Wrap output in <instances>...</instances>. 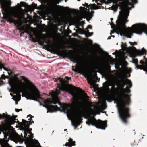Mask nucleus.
I'll list each match as a JSON object with an SVG mask.
<instances>
[{"mask_svg":"<svg viewBox=\"0 0 147 147\" xmlns=\"http://www.w3.org/2000/svg\"><path fill=\"white\" fill-rule=\"evenodd\" d=\"M71 79V78L68 76H65L64 79L61 78H58L56 81L59 80L61 84H57L58 86L57 87L55 94L56 96H57L61 91L69 92L73 96L74 100V102L78 103V110L76 114V119L74 122L72 123L73 125L76 129L82 123L83 119L82 118L84 116L85 111H87L90 113L94 112V110L92 107H94L95 105L93 103L88 101L87 103L88 106H87L86 103L84 101H79L80 98V94L78 92H75V88L78 89L79 88H76L74 86H72L71 87L69 88H67L65 86L66 84H68L69 82V80Z\"/></svg>","mask_w":147,"mask_h":147,"instance_id":"nucleus-1","label":"nucleus"},{"mask_svg":"<svg viewBox=\"0 0 147 147\" xmlns=\"http://www.w3.org/2000/svg\"><path fill=\"white\" fill-rule=\"evenodd\" d=\"M130 88L129 86H127L126 89H123V90L120 91L116 100L119 117L123 123L125 125L128 124L127 119L131 117L129 108L126 107L127 105H129L131 103V95L125 94L124 91L126 93H129L131 92Z\"/></svg>","mask_w":147,"mask_h":147,"instance_id":"nucleus-2","label":"nucleus"},{"mask_svg":"<svg viewBox=\"0 0 147 147\" xmlns=\"http://www.w3.org/2000/svg\"><path fill=\"white\" fill-rule=\"evenodd\" d=\"M22 79L25 82L29 84L30 86L31 90L30 92L28 90H26L24 91L22 87L20 86H17L16 82L14 79L11 78L9 79V83L11 86L12 89L13 90L12 91L13 94H16V95L13 97L16 99L20 98V93L23 94L22 96H24L23 94L25 95L27 99L32 100L35 101H38V99H42V96L40 94V92L38 89L36 88V86L31 82L27 78L25 77H22Z\"/></svg>","mask_w":147,"mask_h":147,"instance_id":"nucleus-3","label":"nucleus"},{"mask_svg":"<svg viewBox=\"0 0 147 147\" xmlns=\"http://www.w3.org/2000/svg\"><path fill=\"white\" fill-rule=\"evenodd\" d=\"M127 16H125V18L123 14L119 15L118 20L116 21V23L118 24L119 23V24H118L117 26L115 28V31L120 33L121 36L123 35L127 38H131L132 34V30H133L135 33L134 28L136 26L134 25L136 24L133 26V27H128L127 28L125 23L128 21V20L127 19Z\"/></svg>","mask_w":147,"mask_h":147,"instance_id":"nucleus-4","label":"nucleus"},{"mask_svg":"<svg viewBox=\"0 0 147 147\" xmlns=\"http://www.w3.org/2000/svg\"><path fill=\"white\" fill-rule=\"evenodd\" d=\"M45 103L47 105L46 107L48 110L47 112H53L59 109V108L57 105H51L52 104H56L58 103L63 111L67 112L69 111V107L67 104H62L60 102L59 100L57 98H53L51 100H50V98L47 99L45 100Z\"/></svg>","mask_w":147,"mask_h":147,"instance_id":"nucleus-5","label":"nucleus"},{"mask_svg":"<svg viewBox=\"0 0 147 147\" xmlns=\"http://www.w3.org/2000/svg\"><path fill=\"white\" fill-rule=\"evenodd\" d=\"M107 120L102 121L100 119L97 120L94 117H91L88 119L86 123L88 125H91L98 128L105 129L107 126Z\"/></svg>","mask_w":147,"mask_h":147,"instance_id":"nucleus-6","label":"nucleus"},{"mask_svg":"<svg viewBox=\"0 0 147 147\" xmlns=\"http://www.w3.org/2000/svg\"><path fill=\"white\" fill-rule=\"evenodd\" d=\"M114 85L121 87L123 89V90L125 85H128L129 88H131L132 86V84L131 81L127 79V77L124 75L122 76L121 81L117 79L116 81L114 82Z\"/></svg>","mask_w":147,"mask_h":147,"instance_id":"nucleus-7","label":"nucleus"},{"mask_svg":"<svg viewBox=\"0 0 147 147\" xmlns=\"http://www.w3.org/2000/svg\"><path fill=\"white\" fill-rule=\"evenodd\" d=\"M134 26H136L134 28L135 33L138 34H141L142 32H144L147 35V25L144 24H136Z\"/></svg>","mask_w":147,"mask_h":147,"instance_id":"nucleus-8","label":"nucleus"},{"mask_svg":"<svg viewBox=\"0 0 147 147\" xmlns=\"http://www.w3.org/2000/svg\"><path fill=\"white\" fill-rule=\"evenodd\" d=\"M5 1L6 3L3 7L2 9L4 11H2V13L5 19H7L9 17L8 11L9 7H10V5L11 4L10 2H8L7 0H6Z\"/></svg>","mask_w":147,"mask_h":147,"instance_id":"nucleus-9","label":"nucleus"},{"mask_svg":"<svg viewBox=\"0 0 147 147\" xmlns=\"http://www.w3.org/2000/svg\"><path fill=\"white\" fill-rule=\"evenodd\" d=\"M1 118H6L8 121L9 124L11 125L14 124L16 122L15 121L16 119L13 118V117L10 116V115H5L4 113L3 114H0V119Z\"/></svg>","mask_w":147,"mask_h":147,"instance_id":"nucleus-10","label":"nucleus"},{"mask_svg":"<svg viewBox=\"0 0 147 147\" xmlns=\"http://www.w3.org/2000/svg\"><path fill=\"white\" fill-rule=\"evenodd\" d=\"M125 7L129 10H131V8L134 7L133 3H136L138 2L137 0H125Z\"/></svg>","mask_w":147,"mask_h":147,"instance_id":"nucleus-11","label":"nucleus"},{"mask_svg":"<svg viewBox=\"0 0 147 147\" xmlns=\"http://www.w3.org/2000/svg\"><path fill=\"white\" fill-rule=\"evenodd\" d=\"M119 0H117L115 1V5L114 6L115 8V9H117L119 7H120V8L121 9L122 8L125 7L126 9L127 10H129L128 9L126 8L125 7V5H124V3L122 2H119V3H118Z\"/></svg>","mask_w":147,"mask_h":147,"instance_id":"nucleus-12","label":"nucleus"},{"mask_svg":"<svg viewBox=\"0 0 147 147\" xmlns=\"http://www.w3.org/2000/svg\"><path fill=\"white\" fill-rule=\"evenodd\" d=\"M68 53L69 57L70 60L76 63L78 62L79 59L78 56L76 55L70 53Z\"/></svg>","mask_w":147,"mask_h":147,"instance_id":"nucleus-13","label":"nucleus"},{"mask_svg":"<svg viewBox=\"0 0 147 147\" xmlns=\"http://www.w3.org/2000/svg\"><path fill=\"white\" fill-rule=\"evenodd\" d=\"M49 48H50L51 49L55 51L61 53V51L60 47L59 46L57 45H49L48 46Z\"/></svg>","mask_w":147,"mask_h":147,"instance_id":"nucleus-14","label":"nucleus"},{"mask_svg":"<svg viewBox=\"0 0 147 147\" xmlns=\"http://www.w3.org/2000/svg\"><path fill=\"white\" fill-rule=\"evenodd\" d=\"M22 123H20L22 124L25 130H28L29 129V125H31L30 123H28L29 122L23 119H22Z\"/></svg>","mask_w":147,"mask_h":147,"instance_id":"nucleus-15","label":"nucleus"},{"mask_svg":"<svg viewBox=\"0 0 147 147\" xmlns=\"http://www.w3.org/2000/svg\"><path fill=\"white\" fill-rule=\"evenodd\" d=\"M74 66H72L73 70L75 72H78V73L80 74H82L84 72V71L83 70L81 69L79 66H76L75 69L74 68Z\"/></svg>","mask_w":147,"mask_h":147,"instance_id":"nucleus-16","label":"nucleus"},{"mask_svg":"<svg viewBox=\"0 0 147 147\" xmlns=\"http://www.w3.org/2000/svg\"><path fill=\"white\" fill-rule=\"evenodd\" d=\"M103 85L104 88L107 91H109L110 89L109 88V86H111V85L110 84V83L109 82H105L104 83Z\"/></svg>","mask_w":147,"mask_h":147,"instance_id":"nucleus-17","label":"nucleus"},{"mask_svg":"<svg viewBox=\"0 0 147 147\" xmlns=\"http://www.w3.org/2000/svg\"><path fill=\"white\" fill-rule=\"evenodd\" d=\"M146 51L144 48H143L141 50H138L137 51V53L139 55H141L146 53Z\"/></svg>","mask_w":147,"mask_h":147,"instance_id":"nucleus-18","label":"nucleus"},{"mask_svg":"<svg viewBox=\"0 0 147 147\" xmlns=\"http://www.w3.org/2000/svg\"><path fill=\"white\" fill-rule=\"evenodd\" d=\"M68 141L69 143V147H71L72 146H75V142L74 141H73L72 139L70 138Z\"/></svg>","mask_w":147,"mask_h":147,"instance_id":"nucleus-19","label":"nucleus"},{"mask_svg":"<svg viewBox=\"0 0 147 147\" xmlns=\"http://www.w3.org/2000/svg\"><path fill=\"white\" fill-rule=\"evenodd\" d=\"M133 62L134 63L135 65L137 66V68L138 69H140V67H141V65H138V61L137 59H135L133 60Z\"/></svg>","mask_w":147,"mask_h":147,"instance_id":"nucleus-20","label":"nucleus"},{"mask_svg":"<svg viewBox=\"0 0 147 147\" xmlns=\"http://www.w3.org/2000/svg\"><path fill=\"white\" fill-rule=\"evenodd\" d=\"M94 56L95 60L94 61V63L95 64H97L99 62L98 60V56L95 53H94Z\"/></svg>","mask_w":147,"mask_h":147,"instance_id":"nucleus-21","label":"nucleus"},{"mask_svg":"<svg viewBox=\"0 0 147 147\" xmlns=\"http://www.w3.org/2000/svg\"><path fill=\"white\" fill-rule=\"evenodd\" d=\"M0 67L3 68L4 70L7 71L8 72L9 71L11 72V71L10 69L8 70V69L4 67L3 65L2 64L1 62H0Z\"/></svg>","mask_w":147,"mask_h":147,"instance_id":"nucleus-22","label":"nucleus"},{"mask_svg":"<svg viewBox=\"0 0 147 147\" xmlns=\"http://www.w3.org/2000/svg\"><path fill=\"white\" fill-rule=\"evenodd\" d=\"M28 133L29 134H30L31 133V132H29L28 130H25L24 132V137L27 139H28L29 138V137H27Z\"/></svg>","mask_w":147,"mask_h":147,"instance_id":"nucleus-23","label":"nucleus"},{"mask_svg":"<svg viewBox=\"0 0 147 147\" xmlns=\"http://www.w3.org/2000/svg\"><path fill=\"white\" fill-rule=\"evenodd\" d=\"M12 22L14 23L15 25H17L18 24V21L17 20L13 19L12 18H11Z\"/></svg>","mask_w":147,"mask_h":147,"instance_id":"nucleus-24","label":"nucleus"},{"mask_svg":"<svg viewBox=\"0 0 147 147\" xmlns=\"http://www.w3.org/2000/svg\"><path fill=\"white\" fill-rule=\"evenodd\" d=\"M121 46L122 49H125L127 48V45L126 43H124L122 42Z\"/></svg>","mask_w":147,"mask_h":147,"instance_id":"nucleus-25","label":"nucleus"},{"mask_svg":"<svg viewBox=\"0 0 147 147\" xmlns=\"http://www.w3.org/2000/svg\"><path fill=\"white\" fill-rule=\"evenodd\" d=\"M20 6L21 7H25L27 5V4L24 2H20Z\"/></svg>","mask_w":147,"mask_h":147,"instance_id":"nucleus-26","label":"nucleus"},{"mask_svg":"<svg viewBox=\"0 0 147 147\" xmlns=\"http://www.w3.org/2000/svg\"><path fill=\"white\" fill-rule=\"evenodd\" d=\"M5 126L3 125H0V131H3L4 130Z\"/></svg>","mask_w":147,"mask_h":147,"instance_id":"nucleus-27","label":"nucleus"},{"mask_svg":"<svg viewBox=\"0 0 147 147\" xmlns=\"http://www.w3.org/2000/svg\"><path fill=\"white\" fill-rule=\"evenodd\" d=\"M110 24L111 25V28H114L115 30V28L116 27H117L115 26V25L114 24V23L113 22H111Z\"/></svg>","mask_w":147,"mask_h":147,"instance_id":"nucleus-28","label":"nucleus"},{"mask_svg":"<svg viewBox=\"0 0 147 147\" xmlns=\"http://www.w3.org/2000/svg\"><path fill=\"white\" fill-rule=\"evenodd\" d=\"M31 6L33 7L34 9H37V5L36 4H35L34 3H33L32 5H31Z\"/></svg>","mask_w":147,"mask_h":147,"instance_id":"nucleus-29","label":"nucleus"},{"mask_svg":"<svg viewBox=\"0 0 147 147\" xmlns=\"http://www.w3.org/2000/svg\"><path fill=\"white\" fill-rule=\"evenodd\" d=\"M86 29L87 30L86 31L84 30V29L83 30V32H84L83 34H85V35H86V34H87V33H88V34L89 33V30H88V28H86Z\"/></svg>","mask_w":147,"mask_h":147,"instance_id":"nucleus-30","label":"nucleus"},{"mask_svg":"<svg viewBox=\"0 0 147 147\" xmlns=\"http://www.w3.org/2000/svg\"><path fill=\"white\" fill-rule=\"evenodd\" d=\"M88 34V35L86 34V37H88L89 36H92L93 34V33L92 32H89Z\"/></svg>","mask_w":147,"mask_h":147,"instance_id":"nucleus-31","label":"nucleus"},{"mask_svg":"<svg viewBox=\"0 0 147 147\" xmlns=\"http://www.w3.org/2000/svg\"><path fill=\"white\" fill-rule=\"evenodd\" d=\"M1 78L2 79H5L6 78V76L4 74H3L1 76Z\"/></svg>","mask_w":147,"mask_h":147,"instance_id":"nucleus-32","label":"nucleus"},{"mask_svg":"<svg viewBox=\"0 0 147 147\" xmlns=\"http://www.w3.org/2000/svg\"><path fill=\"white\" fill-rule=\"evenodd\" d=\"M129 43H130L131 45H136L137 44L136 42H134V43H132L131 42H129Z\"/></svg>","mask_w":147,"mask_h":147,"instance_id":"nucleus-33","label":"nucleus"},{"mask_svg":"<svg viewBox=\"0 0 147 147\" xmlns=\"http://www.w3.org/2000/svg\"><path fill=\"white\" fill-rule=\"evenodd\" d=\"M30 116L31 117H30V118L28 119V120H30V121L31 120H32V117H33L30 114L28 115V117H29Z\"/></svg>","mask_w":147,"mask_h":147,"instance_id":"nucleus-34","label":"nucleus"},{"mask_svg":"<svg viewBox=\"0 0 147 147\" xmlns=\"http://www.w3.org/2000/svg\"><path fill=\"white\" fill-rule=\"evenodd\" d=\"M15 17L18 18H21L19 14H17L16 15Z\"/></svg>","mask_w":147,"mask_h":147,"instance_id":"nucleus-35","label":"nucleus"},{"mask_svg":"<svg viewBox=\"0 0 147 147\" xmlns=\"http://www.w3.org/2000/svg\"><path fill=\"white\" fill-rule=\"evenodd\" d=\"M19 30L20 31H23L25 30V29L23 27H21L20 28Z\"/></svg>","mask_w":147,"mask_h":147,"instance_id":"nucleus-36","label":"nucleus"},{"mask_svg":"<svg viewBox=\"0 0 147 147\" xmlns=\"http://www.w3.org/2000/svg\"><path fill=\"white\" fill-rule=\"evenodd\" d=\"M87 28H88V29H91L92 28V26L91 25H88V26L87 27Z\"/></svg>","mask_w":147,"mask_h":147,"instance_id":"nucleus-37","label":"nucleus"},{"mask_svg":"<svg viewBox=\"0 0 147 147\" xmlns=\"http://www.w3.org/2000/svg\"><path fill=\"white\" fill-rule=\"evenodd\" d=\"M27 32H28L27 30H25L24 32H21V33H20V34H24V33H27Z\"/></svg>","mask_w":147,"mask_h":147,"instance_id":"nucleus-38","label":"nucleus"},{"mask_svg":"<svg viewBox=\"0 0 147 147\" xmlns=\"http://www.w3.org/2000/svg\"><path fill=\"white\" fill-rule=\"evenodd\" d=\"M80 23L81 25H83L84 23V21H82L80 22Z\"/></svg>","mask_w":147,"mask_h":147,"instance_id":"nucleus-39","label":"nucleus"},{"mask_svg":"<svg viewBox=\"0 0 147 147\" xmlns=\"http://www.w3.org/2000/svg\"><path fill=\"white\" fill-rule=\"evenodd\" d=\"M30 134H31V133ZM33 134H32L31 133V135L29 137L30 138V139H32L33 138Z\"/></svg>","mask_w":147,"mask_h":147,"instance_id":"nucleus-40","label":"nucleus"},{"mask_svg":"<svg viewBox=\"0 0 147 147\" xmlns=\"http://www.w3.org/2000/svg\"><path fill=\"white\" fill-rule=\"evenodd\" d=\"M106 98L107 99H109L110 98V96H109V94H108L106 96Z\"/></svg>","mask_w":147,"mask_h":147,"instance_id":"nucleus-41","label":"nucleus"},{"mask_svg":"<svg viewBox=\"0 0 147 147\" xmlns=\"http://www.w3.org/2000/svg\"><path fill=\"white\" fill-rule=\"evenodd\" d=\"M15 110L16 112H19L20 111V110L16 108V109H15Z\"/></svg>","mask_w":147,"mask_h":147,"instance_id":"nucleus-42","label":"nucleus"},{"mask_svg":"<svg viewBox=\"0 0 147 147\" xmlns=\"http://www.w3.org/2000/svg\"><path fill=\"white\" fill-rule=\"evenodd\" d=\"M41 44L42 45H43L45 47H47V45H45L44 44V42H41Z\"/></svg>","mask_w":147,"mask_h":147,"instance_id":"nucleus-43","label":"nucleus"},{"mask_svg":"<svg viewBox=\"0 0 147 147\" xmlns=\"http://www.w3.org/2000/svg\"><path fill=\"white\" fill-rule=\"evenodd\" d=\"M82 5L84 6H88V4L86 3H85V4H83Z\"/></svg>","mask_w":147,"mask_h":147,"instance_id":"nucleus-44","label":"nucleus"},{"mask_svg":"<svg viewBox=\"0 0 147 147\" xmlns=\"http://www.w3.org/2000/svg\"><path fill=\"white\" fill-rule=\"evenodd\" d=\"M65 145L66 146H69V143L66 142V143L65 144Z\"/></svg>","mask_w":147,"mask_h":147,"instance_id":"nucleus-45","label":"nucleus"},{"mask_svg":"<svg viewBox=\"0 0 147 147\" xmlns=\"http://www.w3.org/2000/svg\"><path fill=\"white\" fill-rule=\"evenodd\" d=\"M143 63V61L142 60L140 61V63L141 64H142Z\"/></svg>","mask_w":147,"mask_h":147,"instance_id":"nucleus-46","label":"nucleus"},{"mask_svg":"<svg viewBox=\"0 0 147 147\" xmlns=\"http://www.w3.org/2000/svg\"><path fill=\"white\" fill-rule=\"evenodd\" d=\"M115 31L114 30H112L111 31V34L112 33H114V32H115Z\"/></svg>","mask_w":147,"mask_h":147,"instance_id":"nucleus-47","label":"nucleus"},{"mask_svg":"<svg viewBox=\"0 0 147 147\" xmlns=\"http://www.w3.org/2000/svg\"><path fill=\"white\" fill-rule=\"evenodd\" d=\"M89 16H90V20L92 18V16H91V15L90 14L89 15Z\"/></svg>","mask_w":147,"mask_h":147,"instance_id":"nucleus-48","label":"nucleus"},{"mask_svg":"<svg viewBox=\"0 0 147 147\" xmlns=\"http://www.w3.org/2000/svg\"><path fill=\"white\" fill-rule=\"evenodd\" d=\"M32 122V123H34V121L32 120V121H30V123H30V124H31V123Z\"/></svg>","mask_w":147,"mask_h":147,"instance_id":"nucleus-49","label":"nucleus"},{"mask_svg":"<svg viewBox=\"0 0 147 147\" xmlns=\"http://www.w3.org/2000/svg\"><path fill=\"white\" fill-rule=\"evenodd\" d=\"M85 94L86 95V99H88V96L86 94Z\"/></svg>","mask_w":147,"mask_h":147,"instance_id":"nucleus-50","label":"nucleus"},{"mask_svg":"<svg viewBox=\"0 0 147 147\" xmlns=\"http://www.w3.org/2000/svg\"><path fill=\"white\" fill-rule=\"evenodd\" d=\"M111 36H109L108 38V39H111Z\"/></svg>","mask_w":147,"mask_h":147,"instance_id":"nucleus-51","label":"nucleus"},{"mask_svg":"<svg viewBox=\"0 0 147 147\" xmlns=\"http://www.w3.org/2000/svg\"><path fill=\"white\" fill-rule=\"evenodd\" d=\"M79 20H80L82 19V18L81 17H79Z\"/></svg>","mask_w":147,"mask_h":147,"instance_id":"nucleus-52","label":"nucleus"},{"mask_svg":"<svg viewBox=\"0 0 147 147\" xmlns=\"http://www.w3.org/2000/svg\"><path fill=\"white\" fill-rule=\"evenodd\" d=\"M96 73H94V76H95V77H97V76H96Z\"/></svg>","mask_w":147,"mask_h":147,"instance_id":"nucleus-53","label":"nucleus"},{"mask_svg":"<svg viewBox=\"0 0 147 147\" xmlns=\"http://www.w3.org/2000/svg\"><path fill=\"white\" fill-rule=\"evenodd\" d=\"M13 118H15H15L16 117H17V115H15V116H14L13 117Z\"/></svg>","mask_w":147,"mask_h":147,"instance_id":"nucleus-54","label":"nucleus"},{"mask_svg":"<svg viewBox=\"0 0 147 147\" xmlns=\"http://www.w3.org/2000/svg\"><path fill=\"white\" fill-rule=\"evenodd\" d=\"M89 41H90L91 43L92 42V41L91 40H88Z\"/></svg>","mask_w":147,"mask_h":147,"instance_id":"nucleus-55","label":"nucleus"},{"mask_svg":"<svg viewBox=\"0 0 147 147\" xmlns=\"http://www.w3.org/2000/svg\"><path fill=\"white\" fill-rule=\"evenodd\" d=\"M129 72H130L131 71V69H129Z\"/></svg>","mask_w":147,"mask_h":147,"instance_id":"nucleus-56","label":"nucleus"},{"mask_svg":"<svg viewBox=\"0 0 147 147\" xmlns=\"http://www.w3.org/2000/svg\"><path fill=\"white\" fill-rule=\"evenodd\" d=\"M113 18H111V22H112V20H113Z\"/></svg>","mask_w":147,"mask_h":147,"instance_id":"nucleus-57","label":"nucleus"},{"mask_svg":"<svg viewBox=\"0 0 147 147\" xmlns=\"http://www.w3.org/2000/svg\"><path fill=\"white\" fill-rule=\"evenodd\" d=\"M84 7H80V9H83L84 8Z\"/></svg>","mask_w":147,"mask_h":147,"instance_id":"nucleus-58","label":"nucleus"},{"mask_svg":"<svg viewBox=\"0 0 147 147\" xmlns=\"http://www.w3.org/2000/svg\"><path fill=\"white\" fill-rule=\"evenodd\" d=\"M127 74H129V76H128V77H129L130 76V74L129 73H127Z\"/></svg>","mask_w":147,"mask_h":147,"instance_id":"nucleus-59","label":"nucleus"},{"mask_svg":"<svg viewBox=\"0 0 147 147\" xmlns=\"http://www.w3.org/2000/svg\"><path fill=\"white\" fill-rule=\"evenodd\" d=\"M15 103H16V104H18V102H16Z\"/></svg>","mask_w":147,"mask_h":147,"instance_id":"nucleus-60","label":"nucleus"},{"mask_svg":"<svg viewBox=\"0 0 147 147\" xmlns=\"http://www.w3.org/2000/svg\"><path fill=\"white\" fill-rule=\"evenodd\" d=\"M111 36L113 37V38L115 37V36H114L111 35Z\"/></svg>","mask_w":147,"mask_h":147,"instance_id":"nucleus-61","label":"nucleus"},{"mask_svg":"<svg viewBox=\"0 0 147 147\" xmlns=\"http://www.w3.org/2000/svg\"><path fill=\"white\" fill-rule=\"evenodd\" d=\"M85 30V31H86L87 30L86 29V28L85 29V30Z\"/></svg>","mask_w":147,"mask_h":147,"instance_id":"nucleus-62","label":"nucleus"},{"mask_svg":"<svg viewBox=\"0 0 147 147\" xmlns=\"http://www.w3.org/2000/svg\"><path fill=\"white\" fill-rule=\"evenodd\" d=\"M96 45H97V46H98V47H99V45H98V44H96Z\"/></svg>","mask_w":147,"mask_h":147,"instance_id":"nucleus-63","label":"nucleus"},{"mask_svg":"<svg viewBox=\"0 0 147 147\" xmlns=\"http://www.w3.org/2000/svg\"><path fill=\"white\" fill-rule=\"evenodd\" d=\"M20 110V111H22V109H19Z\"/></svg>","mask_w":147,"mask_h":147,"instance_id":"nucleus-64","label":"nucleus"}]
</instances>
